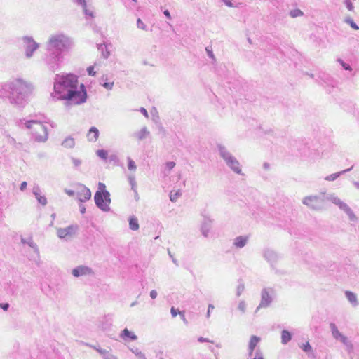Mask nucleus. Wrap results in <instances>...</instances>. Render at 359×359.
<instances>
[{"mask_svg": "<svg viewBox=\"0 0 359 359\" xmlns=\"http://www.w3.org/2000/svg\"><path fill=\"white\" fill-rule=\"evenodd\" d=\"M54 90L59 99L66 100L70 104H80L86 100L84 86L81 85L79 89L78 79L73 74L57 76Z\"/></svg>", "mask_w": 359, "mask_h": 359, "instance_id": "nucleus-1", "label": "nucleus"}, {"mask_svg": "<svg viewBox=\"0 0 359 359\" xmlns=\"http://www.w3.org/2000/svg\"><path fill=\"white\" fill-rule=\"evenodd\" d=\"M94 200L96 205L103 211L109 210V205L111 202L110 194L106 189L104 183H98V189L94 196Z\"/></svg>", "mask_w": 359, "mask_h": 359, "instance_id": "nucleus-2", "label": "nucleus"}, {"mask_svg": "<svg viewBox=\"0 0 359 359\" xmlns=\"http://www.w3.org/2000/svg\"><path fill=\"white\" fill-rule=\"evenodd\" d=\"M27 128L37 142H45L48 138V131L46 126L36 121H29L26 123Z\"/></svg>", "mask_w": 359, "mask_h": 359, "instance_id": "nucleus-3", "label": "nucleus"}, {"mask_svg": "<svg viewBox=\"0 0 359 359\" xmlns=\"http://www.w3.org/2000/svg\"><path fill=\"white\" fill-rule=\"evenodd\" d=\"M76 196L80 201L85 202L90 198L91 191L86 186L80 184L77 187Z\"/></svg>", "mask_w": 359, "mask_h": 359, "instance_id": "nucleus-4", "label": "nucleus"}, {"mask_svg": "<svg viewBox=\"0 0 359 359\" xmlns=\"http://www.w3.org/2000/svg\"><path fill=\"white\" fill-rule=\"evenodd\" d=\"M51 46L58 48H64L66 46L67 39L62 35L53 36L49 40Z\"/></svg>", "mask_w": 359, "mask_h": 359, "instance_id": "nucleus-5", "label": "nucleus"}, {"mask_svg": "<svg viewBox=\"0 0 359 359\" xmlns=\"http://www.w3.org/2000/svg\"><path fill=\"white\" fill-rule=\"evenodd\" d=\"M76 227L74 226H69L67 228H60L57 230V236L60 238H65L67 237H71L72 235L75 233Z\"/></svg>", "mask_w": 359, "mask_h": 359, "instance_id": "nucleus-6", "label": "nucleus"}, {"mask_svg": "<svg viewBox=\"0 0 359 359\" xmlns=\"http://www.w3.org/2000/svg\"><path fill=\"white\" fill-rule=\"evenodd\" d=\"M92 273L91 269L85 266H79L77 268L73 269L72 274L75 277H79L81 276H85L87 274H90Z\"/></svg>", "mask_w": 359, "mask_h": 359, "instance_id": "nucleus-7", "label": "nucleus"}, {"mask_svg": "<svg viewBox=\"0 0 359 359\" xmlns=\"http://www.w3.org/2000/svg\"><path fill=\"white\" fill-rule=\"evenodd\" d=\"M26 47L27 55V57H30L32 55V53L38 48V45L33 40L27 39Z\"/></svg>", "mask_w": 359, "mask_h": 359, "instance_id": "nucleus-8", "label": "nucleus"}, {"mask_svg": "<svg viewBox=\"0 0 359 359\" xmlns=\"http://www.w3.org/2000/svg\"><path fill=\"white\" fill-rule=\"evenodd\" d=\"M99 137V130L95 127H92L87 133L88 140L90 142H95Z\"/></svg>", "mask_w": 359, "mask_h": 359, "instance_id": "nucleus-9", "label": "nucleus"}, {"mask_svg": "<svg viewBox=\"0 0 359 359\" xmlns=\"http://www.w3.org/2000/svg\"><path fill=\"white\" fill-rule=\"evenodd\" d=\"M260 341V338L257 336H252L249 342V351L250 355H251L258 344V343Z\"/></svg>", "mask_w": 359, "mask_h": 359, "instance_id": "nucleus-10", "label": "nucleus"}, {"mask_svg": "<svg viewBox=\"0 0 359 359\" xmlns=\"http://www.w3.org/2000/svg\"><path fill=\"white\" fill-rule=\"evenodd\" d=\"M227 163L235 172L238 173L241 172L239 163L236 159L233 158H229L227 159Z\"/></svg>", "mask_w": 359, "mask_h": 359, "instance_id": "nucleus-11", "label": "nucleus"}, {"mask_svg": "<svg viewBox=\"0 0 359 359\" xmlns=\"http://www.w3.org/2000/svg\"><path fill=\"white\" fill-rule=\"evenodd\" d=\"M123 339H129L130 340H135L137 336L133 332H130L127 328L124 329L121 334Z\"/></svg>", "mask_w": 359, "mask_h": 359, "instance_id": "nucleus-12", "label": "nucleus"}, {"mask_svg": "<svg viewBox=\"0 0 359 359\" xmlns=\"http://www.w3.org/2000/svg\"><path fill=\"white\" fill-rule=\"evenodd\" d=\"M246 242H247V238L243 237V236H239L235 239L234 245L237 248H242L246 244Z\"/></svg>", "mask_w": 359, "mask_h": 359, "instance_id": "nucleus-13", "label": "nucleus"}, {"mask_svg": "<svg viewBox=\"0 0 359 359\" xmlns=\"http://www.w3.org/2000/svg\"><path fill=\"white\" fill-rule=\"evenodd\" d=\"M339 208L342 210H344L351 219L355 218V215H353V212L351 211V208L344 203L340 202L339 203Z\"/></svg>", "mask_w": 359, "mask_h": 359, "instance_id": "nucleus-14", "label": "nucleus"}, {"mask_svg": "<svg viewBox=\"0 0 359 359\" xmlns=\"http://www.w3.org/2000/svg\"><path fill=\"white\" fill-rule=\"evenodd\" d=\"M62 145L65 148H72L75 145L74 139L72 137H67L62 142Z\"/></svg>", "mask_w": 359, "mask_h": 359, "instance_id": "nucleus-15", "label": "nucleus"}, {"mask_svg": "<svg viewBox=\"0 0 359 359\" xmlns=\"http://www.w3.org/2000/svg\"><path fill=\"white\" fill-rule=\"evenodd\" d=\"M291 334L287 331V330H283L282 332V334H281V340H282V343L283 344H287L288 341H290L291 340Z\"/></svg>", "mask_w": 359, "mask_h": 359, "instance_id": "nucleus-16", "label": "nucleus"}, {"mask_svg": "<svg viewBox=\"0 0 359 359\" xmlns=\"http://www.w3.org/2000/svg\"><path fill=\"white\" fill-rule=\"evenodd\" d=\"M129 226L132 230H137L139 229V224L137 219L134 217L130 218L129 221Z\"/></svg>", "mask_w": 359, "mask_h": 359, "instance_id": "nucleus-17", "label": "nucleus"}, {"mask_svg": "<svg viewBox=\"0 0 359 359\" xmlns=\"http://www.w3.org/2000/svg\"><path fill=\"white\" fill-rule=\"evenodd\" d=\"M181 191L180 190L172 191L170 192V198L172 202L177 201L178 198L181 196Z\"/></svg>", "mask_w": 359, "mask_h": 359, "instance_id": "nucleus-18", "label": "nucleus"}, {"mask_svg": "<svg viewBox=\"0 0 359 359\" xmlns=\"http://www.w3.org/2000/svg\"><path fill=\"white\" fill-rule=\"evenodd\" d=\"M170 311L172 317H176L177 314H180L181 316L182 319L183 320H185V316L184 312L178 311V309H175V307H172Z\"/></svg>", "mask_w": 359, "mask_h": 359, "instance_id": "nucleus-19", "label": "nucleus"}, {"mask_svg": "<svg viewBox=\"0 0 359 359\" xmlns=\"http://www.w3.org/2000/svg\"><path fill=\"white\" fill-rule=\"evenodd\" d=\"M269 298V294L268 292H264L262 294V300L261 302V304H260V306H267L269 301L268 300V299Z\"/></svg>", "mask_w": 359, "mask_h": 359, "instance_id": "nucleus-20", "label": "nucleus"}, {"mask_svg": "<svg viewBox=\"0 0 359 359\" xmlns=\"http://www.w3.org/2000/svg\"><path fill=\"white\" fill-rule=\"evenodd\" d=\"M346 296L347 299L352 303H355L357 301V298L355 294L350 291L346 292Z\"/></svg>", "mask_w": 359, "mask_h": 359, "instance_id": "nucleus-21", "label": "nucleus"}, {"mask_svg": "<svg viewBox=\"0 0 359 359\" xmlns=\"http://www.w3.org/2000/svg\"><path fill=\"white\" fill-rule=\"evenodd\" d=\"M97 155L102 159H107L108 156V152L104 149H100L97 151Z\"/></svg>", "mask_w": 359, "mask_h": 359, "instance_id": "nucleus-22", "label": "nucleus"}, {"mask_svg": "<svg viewBox=\"0 0 359 359\" xmlns=\"http://www.w3.org/2000/svg\"><path fill=\"white\" fill-rule=\"evenodd\" d=\"M301 348L305 351V352H311L312 351V347L311 346L309 341H306V343L303 344L301 346Z\"/></svg>", "mask_w": 359, "mask_h": 359, "instance_id": "nucleus-23", "label": "nucleus"}, {"mask_svg": "<svg viewBox=\"0 0 359 359\" xmlns=\"http://www.w3.org/2000/svg\"><path fill=\"white\" fill-rule=\"evenodd\" d=\"M302 15H303V13L299 9H294V10L290 11V15L292 18H296V17H298V16H302Z\"/></svg>", "mask_w": 359, "mask_h": 359, "instance_id": "nucleus-24", "label": "nucleus"}, {"mask_svg": "<svg viewBox=\"0 0 359 359\" xmlns=\"http://www.w3.org/2000/svg\"><path fill=\"white\" fill-rule=\"evenodd\" d=\"M315 201H317V198L316 197H307L304 199V203L307 205H311Z\"/></svg>", "mask_w": 359, "mask_h": 359, "instance_id": "nucleus-25", "label": "nucleus"}, {"mask_svg": "<svg viewBox=\"0 0 359 359\" xmlns=\"http://www.w3.org/2000/svg\"><path fill=\"white\" fill-rule=\"evenodd\" d=\"M128 168L130 170H135L136 169L135 163L130 158H128Z\"/></svg>", "mask_w": 359, "mask_h": 359, "instance_id": "nucleus-26", "label": "nucleus"}, {"mask_svg": "<svg viewBox=\"0 0 359 359\" xmlns=\"http://www.w3.org/2000/svg\"><path fill=\"white\" fill-rule=\"evenodd\" d=\"M38 201L41 203L42 205H46L47 203L46 198L44 196L36 195Z\"/></svg>", "mask_w": 359, "mask_h": 359, "instance_id": "nucleus-27", "label": "nucleus"}, {"mask_svg": "<svg viewBox=\"0 0 359 359\" xmlns=\"http://www.w3.org/2000/svg\"><path fill=\"white\" fill-rule=\"evenodd\" d=\"M87 72L88 75L95 76L96 74V72L94 70L93 66H90L87 68Z\"/></svg>", "mask_w": 359, "mask_h": 359, "instance_id": "nucleus-28", "label": "nucleus"}, {"mask_svg": "<svg viewBox=\"0 0 359 359\" xmlns=\"http://www.w3.org/2000/svg\"><path fill=\"white\" fill-rule=\"evenodd\" d=\"M165 166L169 170H170L175 166V163L173 161L167 162Z\"/></svg>", "mask_w": 359, "mask_h": 359, "instance_id": "nucleus-29", "label": "nucleus"}, {"mask_svg": "<svg viewBox=\"0 0 359 359\" xmlns=\"http://www.w3.org/2000/svg\"><path fill=\"white\" fill-rule=\"evenodd\" d=\"M137 27L139 28H141L142 29H145V25L144 24V22L140 20V19H138L137 21Z\"/></svg>", "mask_w": 359, "mask_h": 359, "instance_id": "nucleus-30", "label": "nucleus"}, {"mask_svg": "<svg viewBox=\"0 0 359 359\" xmlns=\"http://www.w3.org/2000/svg\"><path fill=\"white\" fill-rule=\"evenodd\" d=\"M114 85V82H106L103 84V86L107 89H111Z\"/></svg>", "mask_w": 359, "mask_h": 359, "instance_id": "nucleus-31", "label": "nucleus"}, {"mask_svg": "<svg viewBox=\"0 0 359 359\" xmlns=\"http://www.w3.org/2000/svg\"><path fill=\"white\" fill-rule=\"evenodd\" d=\"M198 340L200 342H210V343H213L212 341L209 340L208 338L199 337Z\"/></svg>", "mask_w": 359, "mask_h": 359, "instance_id": "nucleus-32", "label": "nucleus"}, {"mask_svg": "<svg viewBox=\"0 0 359 359\" xmlns=\"http://www.w3.org/2000/svg\"><path fill=\"white\" fill-rule=\"evenodd\" d=\"M150 297L154 299H156L157 297V292L156 290H151L150 292Z\"/></svg>", "mask_w": 359, "mask_h": 359, "instance_id": "nucleus-33", "label": "nucleus"}, {"mask_svg": "<svg viewBox=\"0 0 359 359\" xmlns=\"http://www.w3.org/2000/svg\"><path fill=\"white\" fill-rule=\"evenodd\" d=\"M346 6H347V8H348V9L349 11H352L353 10V6L351 2L349 0L346 1Z\"/></svg>", "mask_w": 359, "mask_h": 359, "instance_id": "nucleus-34", "label": "nucleus"}, {"mask_svg": "<svg viewBox=\"0 0 359 359\" xmlns=\"http://www.w3.org/2000/svg\"><path fill=\"white\" fill-rule=\"evenodd\" d=\"M224 4L227 6H229V7H232L233 6V4H232V2H231V0H222Z\"/></svg>", "mask_w": 359, "mask_h": 359, "instance_id": "nucleus-35", "label": "nucleus"}, {"mask_svg": "<svg viewBox=\"0 0 359 359\" xmlns=\"http://www.w3.org/2000/svg\"><path fill=\"white\" fill-rule=\"evenodd\" d=\"M350 25H351V27L353 28L354 29H355V30L359 29L358 26H357V25L355 22H353V21H351L350 22Z\"/></svg>", "mask_w": 359, "mask_h": 359, "instance_id": "nucleus-36", "label": "nucleus"}, {"mask_svg": "<svg viewBox=\"0 0 359 359\" xmlns=\"http://www.w3.org/2000/svg\"><path fill=\"white\" fill-rule=\"evenodd\" d=\"M1 308H2L4 311H6L8 308V304H1Z\"/></svg>", "mask_w": 359, "mask_h": 359, "instance_id": "nucleus-37", "label": "nucleus"}, {"mask_svg": "<svg viewBox=\"0 0 359 359\" xmlns=\"http://www.w3.org/2000/svg\"><path fill=\"white\" fill-rule=\"evenodd\" d=\"M27 187V182H23L21 183L20 184V189L22 191L24 190Z\"/></svg>", "mask_w": 359, "mask_h": 359, "instance_id": "nucleus-38", "label": "nucleus"}, {"mask_svg": "<svg viewBox=\"0 0 359 359\" xmlns=\"http://www.w3.org/2000/svg\"><path fill=\"white\" fill-rule=\"evenodd\" d=\"M341 63L345 69H351L349 65L344 64L343 62H341Z\"/></svg>", "mask_w": 359, "mask_h": 359, "instance_id": "nucleus-39", "label": "nucleus"}, {"mask_svg": "<svg viewBox=\"0 0 359 359\" xmlns=\"http://www.w3.org/2000/svg\"><path fill=\"white\" fill-rule=\"evenodd\" d=\"M80 1V4L84 7H86V2L85 0H79Z\"/></svg>", "mask_w": 359, "mask_h": 359, "instance_id": "nucleus-40", "label": "nucleus"}, {"mask_svg": "<svg viewBox=\"0 0 359 359\" xmlns=\"http://www.w3.org/2000/svg\"><path fill=\"white\" fill-rule=\"evenodd\" d=\"M66 193L69 195V196H73L74 194V192L72 190H66Z\"/></svg>", "mask_w": 359, "mask_h": 359, "instance_id": "nucleus-41", "label": "nucleus"}, {"mask_svg": "<svg viewBox=\"0 0 359 359\" xmlns=\"http://www.w3.org/2000/svg\"><path fill=\"white\" fill-rule=\"evenodd\" d=\"M164 14L166 17H168V18H170V12L168 11H164Z\"/></svg>", "mask_w": 359, "mask_h": 359, "instance_id": "nucleus-42", "label": "nucleus"}, {"mask_svg": "<svg viewBox=\"0 0 359 359\" xmlns=\"http://www.w3.org/2000/svg\"><path fill=\"white\" fill-rule=\"evenodd\" d=\"M340 200L339 198H334V203L337 204L339 206Z\"/></svg>", "mask_w": 359, "mask_h": 359, "instance_id": "nucleus-43", "label": "nucleus"}, {"mask_svg": "<svg viewBox=\"0 0 359 359\" xmlns=\"http://www.w3.org/2000/svg\"><path fill=\"white\" fill-rule=\"evenodd\" d=\"M244 306H245L244 303H241V304H240V305H239V308H240L242 311H244Z\"/></svg>", "mask_w": 359, "mask_h": 359, "instance_id": "nucleus-44", "label": "nucleus"}, {"mask_svg": "<svg viewBox=\"0 0 359 359\" xmlns=\"http://www.w3.org/2000/svg\"><path fill=\"white\" fill-rule=\"evenodd\" d=\"M142 111L145 116H147V111H146L145 109H142Z\"/></svg>", "mask_w": 359, "mask_h": 359, "instance_id": "nucleus-45", "label": "nucleus"}, {"mask_svg": "<svg viewBox=\"0 0 359 359\" xmlns=\"http://www.w3.org/2000/svg\"><path fill=\"white\" fill-rule=\"evenodd\" d=\"M210 309H214V306H213L212 305H209V306H208V313H210Z\"/></svg>", "mask_w": 359, "mask_h": 359, "instance_id": "nucleus-46", "label": "nucleus"}, {"mask_svg": "<svg viewBox=\"0 0 359 359\" xmlns=\"http://www.w3.org/2000/svg\"><path fill=\"white\" fill-rule=\"evenodd\" d=\"M254 359H263L261 356H256Z\"/></svg>", "mask_w": 359, "mask_h": 359, "instance_id": "nucleus-47", "label": "nucleus"}, {"mask_svg": "<svg viewBox=\"0 0 359 359\" xmlns=\"http://www.w3.org/2000/svg\"><path fill=\"white\" fill-rule=\"evenodd\" d=\"M209 55H210V57L213 56L212 53H210Z\"/></svg>", "mask_w": 359, "mask_h": 359, "instance_id": "nucleus-48", "label": "nucleus"}]
</instances>
